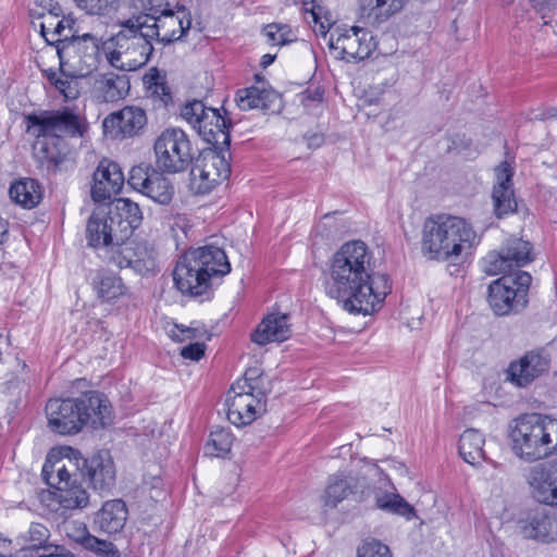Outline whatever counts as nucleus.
Instances as JSON below:
<instances>
[{
    "label": "nucleus",
    "mask_w": 557,
    "mask_h": 557,
    "mask_svg": "<svg viewBox=\"0 0 557 557\" xmlns=\"http://www.w3.org/2000/svg\"><path fill=\"white\" fill-rule=\"evenodd\" d=\"M121 30L115 35V46L124 50L128 72L146 65L153 51L154 39L146 29L143 17H129L121 23Z\"/></svg>",
    "instance_id": "12"
},
{
    "label": "nucleus",
    "mask_w": 557,
    "mask_h": 557,
    "mask_svg": "<svg viewBox=\"0 0 557 557\" xmlns=\"http://www.w3.org/2000/svg\"><path fill=\"white\" fill-rule=\"evenodd\" d=\"M515 169L507 161L495 168V183L492 190L494 214L504 219L517 212L518 202L513 191Z\"/></svg>",
    "instance_id": "22"
},
{
    "label": "nucleus",
    "mask_w": 557,
    "mask_h": 557,
    "mask_svg": "<svg viewBox=\"0 0 557 557\" xmlns=\"http://www.w3.org/2000/svg\"><path fill=\"white\" fill-rule=\"evenodd\" d=\"M532 282L529 272L517 270L505 274L488 286L487 301L496 315L522 311L528 305V293Z\"/></svg>",
    "instance_id": "11"
},
{
    "label": "nucleus",
    "mask_w": 557,
    "mask_h": 557,
    "mask_svg": "<svg viewBox=\"0 0 557 557\" xmlns=\"http://www.w3.org/2000/svg\"><path fill=\"white\" fill-rule=\"evenodd\" d=\"M364 487V480L354 476L350 472L338 471L329 476L327 485L323 495V503L326 507L335 508L349 495H357L359 488ZM364 491L361 490L358 500H362Z\"/></svg>",
    "instance_id": "26"
},
{
    "label": "nucleus",
    "mask_w": 557,
    "mask_h": 557,
    "mask_svg": "<svg viewBox=\"0 0 557 557\" xmlns=\"http://www.w3.org/2000/svg\"><path fill=\"white\" fill-rule=\"evenodd\" d=\"M107 60L111 66L121 70L128 71V65L125 64L124 50L116 47L113 51L107 54Z\"/></svg>",
    "instance_id": "52"
},
{
    "label": "nucleus",
    "mask_w": 557,
    "mask_h": 557,
    "mask_svg": "<svg viewBox=\"0 0 557 557\" xmlns=\"http://www.w3.org/2000/svg\"><path fill=\"white\" fill-rule=\"evenodd\" d=\"M233 393L234 396L226 400L228 421L238 428L250 424L257 419L258 410H264L265 401L247 393Z\"/></svg>",
    "instance_id": "29"
},
{
    "label": "nucleus",
    "mask_w": 557,
    "mask_h": 557,
    "mask_svg": "<svg viewBox=\"0 0 557 557\" xmlns=\"http://www.w3.org/2000/svg\"><path fill=\"white\" fill-rule=\"evenodd\" d=\"M36 557H76L74 553H72L64 545H57L54 548L48 553H45L40 556Z\"/></svg>",
    "instance_id": "54"
},
{
    "label": "nucleus",
    "mask_w": 557,
    "mask_h": 557,
    "mask_svg": "<svg viewBox=\"0 0 557 557\" xmlns=\"http://www.w3.org/2000/svg\"><path fill=\"white\" fill-rule=\"evenodd\" d=\"M230 272L225 251L210 244L185 251L173 270V281L183 295L209 299L214 283Z\"/></svg>",
    "instance_id": "5"
},
{
    "label": "nucleus",
    "mask_w": 557,
    "mask_h": 557,
    "mask_svg": "<svg viewBox=\"0 0 557 557\" xmlns=\"http://www.w3.org/2000/svg\"><path fill=\"white\" fill-rule=\"evenodd\" d=\"M92 181L91 198L96 202H101L120 193L125 178L116 162L103 158L92 174Z\"/></svg>",
    "instance_id": "23"
},
{
    "label": "nucleus",
    "mask_w": 557,
    "mask_h": 557,
    "mask_svg": "<svg viewBox=\"0 0 557 557\" xmlns=\"http://www.w3.org/2000/svg\"><path fill=\"white\" fill-rule=\"evenodd\" d=\"M143 81L148 96L158 103L159 108H168L173 102L172 92L166 83V75L161 73L158 67H151L145 74Z\"/></svg>",
    "instance_id": "35"
},
{
    "label": "nucleus",
    "mask_w": 557,
    "mask_h": 557,
    "mask_svg": "<svg viewBox=\"0 0 557 557\" xmlns=\"http://www.w3.org/2000/svg\"><path fill=\"white\" fill-rule=\"evenodd\" d=\"M280 95L274 89L256 86L239 89L235 96L238 108L244 111L252 109L274 110L276 102H280Z\"/></svg>",
    "instance_id": "30"
},
{
    "label": "nucleus",
    "mask_w": 557,
    "mask_h": 557,
    "mask_svg": "<svg viewBox=\"0 0 557 557\" xmlns=\"http://www.w3.org/2000/svg\"><path fill=\"white\" fill-rule=\"evenodd\" d=\"M358 61L368 59L376 47V42L371 32L366 28L358 27Z\"/></svg>",
    "instance_id": "46"
},
{
    "label": "nucleus",
    "mask_w": 557,
    "mask_h": 557,
    "mask_svg": "<svg viewBox=\"0 0 557 557\" xmlns=\"http://www.w3.org/2000/svg\"><path fill=\"white\" fill-rule=\"evenodd\" d=\"M226 149H208L194 158L190 169V189L197 195H207L231 175Z\"/></svg>",
    "instance_id": "14"
},
{
    "label": "nucleus",
    "mask_w": 557,
    "mask_h": 557,
    "mask_svg": "<svg viewBox=\"0 0 557 557\" xmlns=\"http://www.w3.org/2000/svg\"><path fill=\"white\" fill-rule=\"evenodd\" d=\"M131 84L127 75L104 73L96 79L98 97L104 102H116L129 92Z\"/></svg>",
    "instance_id": "32"
},
{
    "label": "nucleus",
    "mask_w": 557,
    "mask_h": 557,
    "mask_svg": "<svg viewBox=\"0 0 557 557\" xmlns=\"http://www.w3.org/2000/svg\"><path fill=\"white\" fill-rule=\"evenodd\" d=\"M406 0H362V8L370 7L369 15H374L380 22L400 11Z\"/></svg>",
    "instance_id": "41"
},
{
    "label": "nucleus",
    "mask_w": 557,
    "mask_h": 557,
    "mask_svg": "<svg viewBox=\"0 0 557 557\" xmlns=\"http://www.w3.org/2000/svg\"><path fill=\"white\" fill-rule=\"evenodd\" d=\"M190 26V13L184 7H177L176 11L171 7L168 12L154 17L153 22L145 24L154 41L163 46L182 39Z\"/></svg>",
    "instance_id": "21"
},
{
    "label": "nucleus",
    "mask_w": 557,
    "mask_h": 557,
    "mask_svg": "<svg viewBox=\"0 0 557 557\" xmlns=\"http://www.w3.org/2000/svg\"><path fill=\"white\" fill-rule=\"evenodd\" d=\"M479 244L480 237L465 218L441 213L423 223L421 251L430 260L463 262Z\"/></svg>",
    "instance_id": "3"
},
{
    "label": "nucleus",
    "mask_w": 557,
    "mask_h": 557,
    "mask_svg": "<svg viewBox=\"0 0 557 557\" xmlns=\"http://www.w3.org/2000/svg\"><path fill=\"white\" fill-rule=\"evenodd\" d=\"M84 549L94 553L99 557H121L120 550L109 541L100 540L84 529L83 534L75 540Z\"/></svg>",
    "instance_id": "39"
},
{
    "label": "nucleus",
    "mask_w": 557,
    "mask_h": 557,
    "mask_svg": "<svg viewBox=\"0 0 557 557\" xmlns=\"http://www.w3.org/2000/svg\"><path fill=\"white\" fill-rule=\"evenodd\" d=\"M62 458L48 454L42 466L41 476L47 485L59 491V502L63 508L81 509L89 503V494L78 483L81 453L70 446L60 448Z\"/></svg>",
    "instance_id": "7"
},
{
    "label": "nucleus",
    "mask_w": 557,
    "mask_h": 557,
    "mask_svg": "<svg viewBox=\"0 0 557 557\" xmlns=\"http://www.w3.org/2000/svg\"><path fill=\"white\" fill-rule=\"evenodd\" d=\"M76 469L79 476L100 494H109L115 486L116 470L109 450H98L87 458L81 456Z\"/></svg>",
    "instance_id": "19"
},
{
    "label": "nucleus",
    "mask_w": 557,
    "mask_h": 557,
    "mask_svg": "<svg viewBox=\"0 0 557 557\" xmlns=\"http://www.w3.org/2000/svg\"><path fill=\"white\" fill-rule=\"evenodd\" d=\"M375 505L385 512L405 517L407 520L416 516V509L397 493L377 495L375 497Z\"/></svg>",
    "instance_id": "37"
},
{
    "label": "nucleus",
    "mask_w": 557,
    "mask_h": 557,
    "mask_svg": "<svg viewBox=\"0 0 557 557\" xmlns=\"http://www.w3.org/2000/svg\"><path fill=\"white\" fill-rule=\"evenodd\" d=\"M535 259L533 245L520 237H509L498 251L490 252L484 259V271L487 274H510L513 268L518 270Z\"/></svg>",
    "instance_id": "15"
},
{
    "label": "nucleus",
    "mask_w": 557,
    "mask_h": 557,
    "mask_svg": "<svg viewBox=\"0 0 557 557\" xmlns=\"http://www.w3.org/2000/svg\"><path fill=\"white\" fill-rule=\"evenodd\" d=\"M529 2L542 18L550 16L557 9V0H529Z\"/></svg>",
    "instance_id": "48"
},
{
    "label": "nucleus",
    "mask_w": 557,
    "mask_h": 557,
    "mask_svg": "<svg viewBox=\"0 0 557 557\" xmlns=\"http://www.w3.org/2000/svg\"><path fill=\"white\" fill-rule=\"evenodd\" d=\"M275 58H276L275 54H270V53L263 54L261 58V61H260V66L262 69H267L269 65H271L274 62Z\"/></svg>",
    "instance_id": "61"
},
{
    "label": "nucleus",
    "mask_w": 557,
    "mask_h": 557,
    "mask_svg": "<svg viewBox=\"0 0 557 557\" xmlns=\"http://www.w3.org/2000/svg\"><path fill=\"white\" fill-rule=\"evenodd\" d=\"M530 483L536 502L557 506V459L537 466L532 471Z\"/></svg>",
    "instance_id": "27"
},
{
    "label": "nucleus",
    "mask_w": 557,
    "mask_h": 557,
    "mask_svg": "<svg viewBox=\"0 0 557 557\" xmlns=\"http://www.w3.org/2000/svg\"><path fill=\"white\" fill-rule=\"evenodd\" d=\"M262 375H264V373L260 368H258V367L249 368L246 370L244 376L242 379H238L236 382H244V384H247V381L257 380L258 377H260Z\"/></svg>",
    "instance_id": "56"
},
{
    "label": "nucleus",
    "mask_w": 557,
    "mask_h": 557,
    "mask_svg": "<svg viewBox=\"0 0 557 557\" xmlns=\"http://www.w3.org/2000/svg\"><path fill=\"white\" fill-rule=\"evenodd\" d=\"M323 141V137L319 134H314L309 138V145H321Z\"/></svg>",
    "instance_id": "63"
},
{
    "label": "nucleus",
    "mask_w": 557,
    "mask_h": 557,
    "mask_svg": "<svg viewBox=\"0 0 557 557\" xmlns=\"http://www.w3.org/2000/svg\"><path fill=\"white\" fill-rule=\"evenodd\" d=\"M109 264L119 269H131L141 276L154 275L158 272L157 251L146 240L126 239L114 250Z\"/></svg>",
    "instance_id": "16"
},
{
    "label": "nucleus",
    "mask_w": 557,
    "mask_h": 557,
    "mask_svg": "<svg viewBox=\"0 0 557 557\" xmlns=\"http://www.w3.org/2000/svg\"><path fill=\"white\" fill-rule=\"evenodd\" d=\"M74 1L81 10L85 11L88 14H90V10H92V8H95V4H92L94 0H74Z\"/></svg>",
    "instance_id": "59"
},
{
    "label": "nucleus",
    "mask_w": 557,
    "mask_h": 557,
    "mask_svg": "<svg viewBox=\"0 0 557 557\" xmlns=\"http://www.w3.org/2000/svg\"><path fill=\"white\" fill-rule=\"evenodd\" d=\"M156 164L164 173L175 174L186 171L195 154L186 133L180 128H168L154 143Z\"/></svg>",
    "instance_id": "13"
},
{
    "label": "nucleus",
    "mask_w": 557,
    "mask_h": 557,
    "mask_svg": "<svg viewBox=\"0 0 557 557\" xmlns=\"http://www.w3.org/2000/svg\"><path fill=\"white\" fill-rule=\"evenodd\" d=\"M510 437L513 453L527 461H535L554 453L548 442L544 416L540 413L518 418Z\"/></svg>",
    "instance_id": "10"
},
{
    "label": "nucleus",
    "mask_w": 557,
    "mask_h": 557,
    "mask_svg": "<svg viewBox=\"0 0 557 557\" xmlns=\"http://www.w3.org/2000/svg\"><path fill=\"white\" fill-rule=\"evenodd\" d=\"M92 286L97 297L110 302L127 295L128 288L121 276L110 271H98L92 280Z\"/></svg>",
    "instance_id": "33"
},
{
    "label": "nucleus",
    "mask_w": 557,
    "mask_h": 557,
    "mask_svg": "<svg viewBox=\"0 0 557 557\" xmlns=\"http://www.w3.org/2000/svg\"><path fill=\"white\" fill-rule=\"evenodd\" d=\"M325 294L352 314L379 311L392 282L388 274L374 271L373 253L362 240L343 244L330 259L324 283Z\"/></svg>",
    "instance_id": "1"
},
{
    "label": "nucleus",
    "mask_w": 557,
    "mask_h": 557,
    "mask_svg": "<svg viewBox=\"0 0 557 557\" xmlns=\"http://www.w3.org/2000/svg\"><path fill=\"white\" fill-rule=\"evenodd\" d=\"M9 195L12 201L25 209L35 208L41 200L39 183L34 178H22L11 184Z\"/></svg>",
    "instance_id": "36"
},
{
    "label": "nucleus",
    "mask_w": 557,
    "mask_h": 557,
    "mask_svg": "<svg viewBox=\"0 0 557 557\" xmlns=\"http://www.w3.org/2000/svg\"><path fill=\"white\" fill-rule=\"evenodd\" d=\"M234 437L226 428H215L210 432L209 440L206 444L208 454L221 457L231 451Z\"/></svg>",
    "instance_id": "40"
},
{
    "label": "nucleus",
    "mask_w": 557,
    "mask_h": 557,
    "mask_svg": "<svg viewBox=\"0 0 557 557\" xmlns=\"http://www.w3.org/2000/svg\"><path fill=\"white\" fill-rule=\"evenodd\" d=\"M175 327L181 332V334L172 333V338L178 342H183L186 338H191L194 336V333L190 329L185 327L183 325H175Z\"/></svg>",
    "instance_id": "58"
},
{
    "label": "nucleus",
    "mask_w": 557,
    "mask_h": 557,
    "mask_svg": "<svg viewBox=\"0 0 557 557\" xmlns=\"http://www.w3.org/2000/svg\"><path fill=\"white\" fill-rule=\"evenodd\" d=\"M127 508L122 499L106 502L97 512L95 522L107 533H116L123 529L127 520Z\"/></svg>",
    "instance_id": "31"
},
{
    "label": "nucleus",
    "mask_w": 557,
    "mask_h": 557,
    "mask_svg": "<svg viewBox=\"0 0 557 557\" xmlns=\"http://www.w3.org/2000/svg\"><path fill=\"white\" fill-rule=\"evenodd\" d=\"M54 24L55 23L53 21H46L40 24V32H41L42 37L46 39V41L49 45H52V46H55V40L58 39V38L53 39L50 36L51 30H53Z\"/></svg>",
    "instance_id": "55"
},
{
    "label": "nucleus",
    "mask_w": 557,
    "mask_h": 557,
    "mask_svg": "<svg viewBox=\"0 0 557 557\" xmlns=\"http://www.w3.org/2000/svg\"><path fill=\"white\" fill-rule=\"evenodd\" d=\"M181 116L213 148L228 150L232 121L222 115L220 110L207 107L203 101L195 99L182 107Z\"/></svg>",
    "instance_id": "9"
},
{
    "label": "nucleus",
    "mask_w": 557,
    "mask_h": 557,
    "mask_svg": "<svg viewBox=\"0 0 557 557\" xmlns=\"http://www.w3.org/2000/svg\"><path fill=\"white\" fill-rule=\"evenodd\" d=\"M45 76L47 77V79L55 87V82L57 81H61L62 78H59L57 76V73L54 70L52 69H49V70H46L44 72Z\"/></svg>",
    "instance_id": "62"
},
{
    "label": "nucleus",
    "mask_w": 557,
    "mask_h": 557,
    "mask_svg": "<svg viewBox=\"0 0 557 557\" xmlns=\"http://www.w3.org/2000/svg\"><path fill=\"white\" fill-rule=\"evenodd\" d=\"M77 77H66L55 82V89L64 97L65 100H74L79 96L78 83L74 79Z\"/></svg>",
    "instance_id": "47"
},
{
    "label": "nucleus",
    "mask_w": 557,
    "mask_h": 557,
    "mask_svg": "<svg viewBox=\"0 0 557 557\" xmlns=\"http://www.w3.org/2000/svg\"><path fill=\"white\" fill-rule=\"evenodd\" d=\"M357 557H393L387 545L375 539H367L358 547Z\"/></svg>",
    "instance_id": "44"
},
{
    "label": "nucleus",
    "mask_w": 557,
    "mask_h": 557,
    "mask_svg": "<svg viewBox=\"0 0 557 557\" xmlns=\"http://www.w3.org/2000/svg\"><path fill=\"white\" fill-rule=\"evenodd\" d=\"M288 319V314L285 313L268 314L250 334L251 342L264 346L272 342L282 343L288 339L292 335Z\"/></svg>",
    "instance_id": "28"
},
{
    "label": "nucleus",
    "mask_w": 557,
    "mask_h": 557,
    "mask_svg": "<svg viewBox=\"0 0 557 557\" xmlns=\"http://www.w3.org/2000/svg\"><path fill=\"white\" fill-rule=\"evenodd\" d=\"M46 416L53 433L74 435L88 424L94 429L111 424L112 407L103 393L88 391L78 397L49 399Z\"/></svg>",
    "instance_id": "6"
},
{
    "label": "nucleus",
    "mask_w": 557,
    "mask_h": 557,
    "mask_svg": "<svg viewBox=\"0 0 557 557\" xmlns=\"http://www.w3.org/2000/svg\"><path fill=\"white\" fill-rule=\"evenodd\" d=\"M265 375H262L253 381H247V384H244V382H235L231 389L232 392H240V393H247L259 400L265 401L268 388L264 385Z\"/></svg>",
    "instance_id": "45"
},
{
    "label": "nucleus",
    "mask_w": 557,
    "mask_h": 557,
    "mask_svg": "<svg viewBox=\"0 0 557 557\" xmlns=\"http://www.w3.org/2000/svg\"><path fill=\"white\" fill-rule=\"evenodd\" d=\"M163 173L151 164L143 162L131 169L127 184L154 202L166 206L173 199L174 186Z\"/></svg>",
    "instance_id": "18"
},
{
    "label": "nucleus",
    "mask_w": 557,
    "mask_h": 557,
    "mask_svg": "<svg viewBox=\"0 0 557 557\" xmlns=\"http://www.w3.org/2000/svg\"><path fill=\"white\" fill-rule=\"evenodd\" d=\"M305 11L312 15L314 22H321L322 18V0H301Z\"/></svg>",
    "instance_id": "53"
},
{
    "label": "nucleus",
    "mask_w": 557,
    "mask_h": 557,
    "mask_svg": "<svg viewBox=\"0 0 557 557\" xmlns=\"http://www.w3.org/2000/svg\"><path fill=\"white\" fill-rule=\"evenodd\" d=\"M138 3L141 12L133 17H143L145 24H150L154 17H159L171 8L168 0H138Z\"/></svg>",
    "instance_id": "43"
},
{
    "label": "nucleus",
    "mask_w": 557,
    "mask_h": 557,
    "mask_svg": "<svg viewBox=\"0 0 557 557\" xmlns=\"http://www.w3.org/2000/svg\"><path fill=\"white\" fill-rule=\"evenodd\" d=\"M120 0H94L92 4L95 8L90 10L91 15H104L112 10L116 9V4Z\"/></svg>",
    "instance_id": "51"
},
{
    "label": "nucleus",
    "mask_w": 557,
    "mask_h": 557,
    "mask_svg": "<svg viewBox=\"0 0 557 557\" xmlns=\"http://www.w3.org/2000/svg\"><path fill=\"white\" fill-rule=\"evenodd\" d=\"M75 22L72 18L63 17L62 20H59L53 25V30H51L50 36L55 38H64L65 35H73L72 28L74 26Z\"/></svg>",
    "instance_id": "50"
},
{
    "label": "nucleus",
    "mask_w": 557,
    "mask_h": 557,
    "mask_svg": "<svg viewBox=\"0 0 557 557\" xmlns=\"http://www.w3.org/2000/svg\"><path fill=\"white\" fill-rule=\"evenodd\" d=\"M484 443V436L480 431L468 429L460 435L458 443L459 455L469 465H479L487 459L483 449Z\"/></svg>",
    "instance_id": "34"
},
{
    "label": "nucleus",
    "mask_w": 557,
    "mask_h": 557,
    "mask_svg": "<svg viewBox=\"0 0 557 557\" xmlns=\"http://www.w3.org/2000/svg\"><path fill=\"white\" fill-rule=\"evenodd\" d=\"M206 346L203 343H190L187 346L183 347L181 350V356L184 359H189L193 361H198L205 356Z\"/></svg>",
    "instance_id": "49"
},
{
    "label": "nucleus",
    "mask_w": 557,
    "mask_h": 557,
    "mask_svg": "<svg viewBox=\"0 0 557 557\" xmlns=\"http://www.w3.org/2000/svg\"><path fill=\"white\" fill-rule=\"evenodd\" d=\"M50 536L47 525L32 522L28 529L15 539L18 548L11 553L10 557H36L52 550L55 545L49 543Z\"/></svg>",
    "instance_id": "25"
},
{
    "label": "nucleus",
    "mask_w": 557,
    "mask_h": 557,
    "mask_svg": "<svg viewBox=\"0 0 557 557\" xmlns=\"http://www.w3.org/2000/svg\"><path fill=\"white\" fill-rule=\"evenodd\" d=\"M517 525L523 539L550 543L557 540V513L544 507L523 510Z\"/></svg>",
    "instance_id": "20"
},
{
    "label": "nucleus",
    "mask_w": 557,
    "mask_h": 557,
    "mask_svg": "<svg viewBox=\"0 0 557 557\" xmlns=\"http://www.w3.org/2000/svg\"><path fill=\"white\" fill-rule=\"evenodd\" d=\"M9 223L5 220H0V244L4 243L8 237Z\"/></svg>",
    "instance_id": "60"
},
{
    "label": "nucleus",
    "mask_w": 557,
    "mask_h": 557,
    "mask_svg": "<svg viewBox=\"0 0 557 557\" xmlns=\"http://www.w3.org/2000/svg\"><path fill=\"white\" fill-rule=\"evenodd\" d=\"M550 364V354L544 347L528 350L521 357L509 362L505 371L506 381L518 388H527L546 375Z\"/></svg>",
    "instance_id": "17"
},
{
    "label": "nucleus",
    "mask_w": 557,
    "mask_h": 557,
    "mask_svg": "<svg viewBox=\"0 0 557 557\" xmlns=\"http://www.w3.org/2000/svg\"><path fill=\"white\" fill-rule=\"evenodd\" d=\"M315 24H319L320 25V28H321V32L323 34H325L326 29H329L333 23H334V20H333V16L331 14V12H329L324 7H323V11H322V18H321V22H314Z\"/></svg>",
    "instance_id": "57"
},
{
    "label": "nucleus",
    "mask_w": 557,
    "mask_h": 557,
    "mask_svg": "<svg viewBox=\"0 0 557 557\" xmlns=\"http://www.w3.org/2000/svg\"><path fill=\"white\" fill-rule=\"evenodd\" d=\"M25 133L35 137L33 158L39 171L55 175L71 159V139L84 138L89 131L85 114L73 107L38 110L23 116Z\"/></svg>",
    "instance_id": "2"
},
{
    "label": "nucleus",
    "mask_w": 557,
    "mask_h": 557,
    "mask_svg": "<svg viewBox=\"0 0 557 557\" xmlns=\"http://www.w3.org/2000/svg\"><path fill=\"white\" fill-rule=\"evenodd\" d=\"M60 72L66 77H86L100 60L101 41L96 36L86 33L82 36L65 35L55 40Z\"/></svg>",
    "instance_id": "8"
},
{
    "label": "nucleus",
    "mask_w": 557,
    "mask_h": 557,
    "mask_svg": "<svg viewBox=\"0 0 557 557\" xmlns=\"http://www.w3.org/2000/svg\"><path fill=\"white\" fill-rule=\"evenodd\" d=\"M358 26H352L344 34H339L336 39L332 36L329 47L339 51V59L358 61Z\"/></svg>",
    "instance_id": "38"
},
{
    "label": "nucleus",
    "mask_w": 557,
    "mask_h": 557,
    "mask_svg": "<svg viewBox=\"0 0 557 557\" xmlns=\"http://www.w3.org/2000/svg\"><path fill=\"white\" fill-rule=\"evenodd\" d=\"M262 33L273 46L288 45L297 39L290 26L287 24H268L263 27Z\"/></svg>",
    "instance_id": "42"
},
{
    "label": "nucleus",
    "mask_w": 557,
    "mask_h": 557,
    "mask_svg": "<svg viewBox=\"0 0 557 557\" xmlns=\"http://www.w3.org/2000/svg\"><path fill=\"white\" fill-rule=\"evenodd\" d=\"M145 110L139 107L127 106L122 110L109 114L102 123L106 133L114 137H133L146 125Z\"/></svg>",
    "instance_id": "24"
},
{
    "label": "nucleus",
    "mask_w": 557,
    "mask_h": 557,
    "mask_svg": "<svg viewBox=\"0 0 557 557\" xmlns=\"http://www.w3.org/2000/svg\"><path fill=\"white\" fill-rule=\"evenodd\" d=\"M141 222L139 206L128 198H117L107 208H97L90 214L86 224L87 245L108 262L114 250L132 237Z\"/></svg>",
    "instance_id": "4"
},
{
    "label": "nucleus",
    "mask_w": 557,
    "mask_h": 557,
    "mask_svg": "<svg viewBox=\"0 0 557 557\" xmlns=\"http://www.w3.org/2000/svg\"><path fill=\"white\" fill-rule=\"evenodd\" d=\"M60 11H61L60 7H58V5L53 7V9L50 10V17L51 18L58 17L60 14Z\"/></svg>",
    "instance_id": "64"
}]
</instances>
